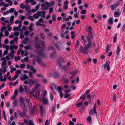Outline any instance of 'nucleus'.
I'll use <instances>...</instances> for the list:
<instances>
[{"label":"nucleus","mask_w":125,"mask_h":125,"mask_svg":"<svg viewBox=\"0 0 125 125\" xmlns=\"http://www.w3.org/2000/svg\"><path fill=\"white\" fill-rule=\"evenodd\" d=\"M86 39L88 42V44L85 45L84 48L81 46L79 50V51L83 53H87V51L88 49L92 45L91 41L90 38L88 36L86 37Z\"/></svg>","instance_id":"1"},{"label":"nucleus","mask_w":125,"mask_h":125,"mask_svg":"<svg viewBox=\"0 0 125 125\" xmlns=\"http://www.w3.org/2000/svg\"><path fill=\"white\" fill-rule=\"evenodd\" d=\"M46 12L45 11H38L36 13L33 15V17L35 19H38L40 16H41V17L44 18L45 17V14Z\"/></svg>","instance_id":"2"},{"label":"nucleus","mask_w":125,"mask_h":125,"mask_svg":"<svg viewBox=\"0 0 125 125\" xmlns=\"http://www.w3.org/2000/svg\"><path fill=\"white\" fill-rule=\"evenodd\" d=\"M23 112L21 113L20 110H18V113L19 115L21 117H23L26 115V113L27 112V107L26 106L22 107Z\"/></svg>","instance_id":"3"},{"label":"nucleus","mask_w":125,"mask_h":125,"mask_svg":"<svg viewBox=\"0 0 125 125\" xmlns=\"http://www.w3.org/2000/svg\"><path fill=\"white\" fill-rule=\"evenodd\" d=\"M33 60L34 61L36 60L38 63L42 65H44V64L43 62L41 61V58L39 57H37V58H33Z\"/></svg>","instance_id":"4"},{"label":"nucleus","mask_w":125,"mask_h":125,"mask_svg":"<svg viewBox=\"0 0 125 125\" xmlns=\"http://www.w3.org/2000/svg\"><path fill=\"white\" fill-rule=\"evenodd\" d=\"M50 3L46 1L44 3L42 4L41 5L42 7H45V8H49L50 7Z\"/></svg>","instance_id":"5"},{"label":"nucleus","mask_w":125,"mask_h":125,"mask_svg":"<svg viewBox=\"0 0 125 125\" xmlns=\"http://www.w3.org/2000/svg\"><path fill=\"white\" fill-rule=\"evenodd\" d=\"M14 10H15L14 8H10L9 10H7L4 12L3 14L5 15L9 14L10 13H12L14 12Z\"/></svg>","instance_id":"6"},{"label":"nucleus","mask_w":125,"mask_h":125,"mask_svg":"<svg viewBox=\"0 0 125 125\" xmlns=\"http://www.w3.org/2000/svg\"><path fill=\"white\" fill-rule=\"evenodd\" d=\"M1 60L3 61L1 64V67H6V58L5 57L2 58H1Z\"/></svg>","instance_id":"7"},{"label":"nucleus","mask_w":125,"mask_h":125,"mask_svg":"<svg viewBox=\"0 0 125 125\" xmlns=\"http://www.w3.org/2000/svg\"><path fill=\"white\" fill-rule=\"evenodd\" d=\"M42 102L45 105L48 104V101L47 98L45 97H43L42 98Z\"/></svg>","instance_id":"8"},{"label":"nucleus","mask_w":125,"mask_h":125,"mask_svg":"<svg viewBox=\"0 0 125 125\" xmlns=\"http://www.w3.org/2000/svg\"><path fill=\"white\" fill-rule=\"evenodd\" d=\"M57 62H58V65L59 66H61L63 62V59L62 57H61L58 59Z\"/></svg>","instance_id":"9"},{"label":"nucleus","mask_w":125,"mask_h":125,"mask_svg":"<svg viewBox=\"0 0 125 125\" xmlns=\"http://www.w3.org/2000/svg\"><path fill=\"white\" fill-rule=\"evenodd\" d=\"M26 11H27V13L30 12L31 11L33 13H34L36 12V11L38 10L39 8H35L32 9L31 10H30V8H25Z\"/></svg>","instance_id":"10"},{"label":"nucleus","mask_w":125,"mask_h":125,"mask_svg":"<svg viewBox=\"0 0 125 125\" xmlns=\"http://www.w3.org/2000/svg\"><path fill=\"white\" fill-rule=\"evenodd\" d=\"M20 79L21 80L23 81L26 79H28V77L26 74H24L21 76Z\"/></svg>","instance_id":"11"},{"label":"nucleus","mask_w":125,"mask_h":125,"mask_svg":"<svg viewBox=\"0 0 125 125\" xmlns=\"http://www.w3.org/2000/svg\"><path fill=\"white\" fill-rule=\"evenodd\" d=\"M1 68H0V72H1L3 73H4L6 72L7 70L6 67H1Z\"/></svg>","instance_id":"12"},{"label":"nucleus","mask_w":125,"mask_h":125,"mask_svg":"<svg viewBox=\"0 0 125 125\" xmlns=\"http://www.w3.org/2000/svg\"><path fill=\"white\" fill-rule=\"evenodd\" d=\"M87 122L90 124L92 123V121L91 116L90 115L88 116L87 118Z\"/></svg>","instance_id":"13"},{"label":"nucleus","mask_w":125,"mask_h":125,"mask_svg":"<svg viewBox=\"0 0 125 125\" xmlns=\"http://www.w3.org/2000/svg\"><path fill=\"white\" fill-rule=\"evenodd\" d=\"M109 63L110 62H108L104 65V68H105L106 67L107 70L108 71H109L110 70V65H109Z\"/></svg>","instance_id":"14"},{"label":"nucleus","mask_w":125,"mask_h":125,"mask_svg":"<svg viewBox=\"0 0 125 125\" xmlns=\"http://www.w3.org/2000/svg\"><path fill=\"white\" fill-rule=\"evenodd\" d=\"M120 5V3L119 2H117L114 4L110 6V7L111 8H114L118 7Z\"/></svg>","instance_id":"15"},{"label":"nucleus","mask_w":125,"mask_h":125,"mask_svg":"<svg viewBox=\"0 0 125 125\" xmlns=\"http://www.w3.org/2000/svg\"><path fill=\"white\" fill-rule=\"evenodd\" d=\"M56 54V52L55 51L54 52L52 53L50 56V58L52 59L54 58L55 57Z\"/></svg>","instance_id":"16"},{"label":"nucleus","mask_w":125,"mask_h":125,"mask_svg":"<svg viewBox=\"0 0 125 125\" xmlns=\"http://www.w3.org/2000/svg\"><path fill=\"white\" fill-rule=\"evenodd\" d=\"M29 39L28 37H27L23 40L22 43L25 44H27L28 43Z\"/></svg>","instance_id":"17"},{"label":"nucleus","mask_w":125,"mask_h":125,"mask_svg":"<svg viewBox=\"0 0 125 125\" xmlns=\"http://www.w3.org/2000/svg\"><path fill=\"white\" fill-rule=\"evenodd\" d=\"M108 22L110 25H111L113 24L114 22L113 18L112 17L108 19Z\"/></svg>","instance_id":"18"},{"label":"nucleus","mask_w":125,"mask_h":125,"mask_svg":"<svg viewBox=\"0 0 125 125\" xmlns=\"http://www.w3.org/2000/svg\"><path fill=\"white\" fill-rule=\"evenodd\" d=\"M121 49L120 47L118 45H117V49H116V55H118Z\"/></svg>","instance_id":"19"},{"label":"nucleus","mask_w":125,"mask_h":125,"mask_svg":"<svg viewBox=\"0 0 125 125\" xmlns=\"http://www.w3.org/2000/svg\"><path fill=\"white\" fill-rule=\"evenodd\" d=\"M33 24L32 23H30L29 27V29L30 32L33 31L32 27L33 26Z\"/></svg>","instance_id":"20"},{"label":"nucleus","mask_w":125,"mask_h":125,"mask_svg":"<svg viewBox=\"0 0 125 125\" xmlns=\"http://www.w3.org/2000/svg\"><path fill=\"white\" fill-rule=\"evenodd\" d=\"M24 90L23 86L21 85H20L19 88V91L21 93H23Z\"/></svg>","instance_id":"21"},{"label":"nucleus","mask_w":125,"mask_h":125,"mask_svg":"<svg viewBox=\"0 0 125 125\" xmlns=\"http://www.w3.org/2000/svg\"><path fill=\"white\" fill-rule=\"evenodd\" d=\"M38 54L39 56L43 57L44 55V54L42 51H40L38 52Z\"/></svg>","instance_id":"22"},{"label":"nucleus","mask_w":125,"mask_h":125,"mask_svg":"<svg viewBox=\"0 0 125 125\" xmlns=\"http://www.w3.org/2000/svg\"><path fill=\"white\" fill-rule=\"evenodd\" d=\"M24 48L25 49L27 50H32V47L30 45H28L27 46H25Z\"/></svg>","instance_id":"23"},{"label":"nucleus","mask_w":125,"mask_h":125,"mask_svg":"<svg viewBox=\"0 0 125 125\" xmlns=\"http://www.w3.org/2000/svg\"><path fill=\"white\" fill-rule=\"evenodd\" d=\"M29 81L31 83L30 84V85L32 84H33V85H35L34 84H35L36 83H37V82H36L31 79H29Z\"/></svg>","instance_id":"24"},{"label":"nucleus","mask_w":125,"mask_h":125,"mask_svg":"<svg viewBox=\"0 0 125 125\" xmlns=\"http://www.w3.org/2000/svg\"><path fill=\"white\" fill-rule=\"evenodd\" d=\"M18 48V46L17 45H12L10 46V49L11 50L12 49H15V50L17 49Z\"/></svg>","instance_id":"25"},{"label":"nucleus","mask_w":125,"mask_h":125,"mask_svg":"<svg viewBox=\"0 0 125 125\" xmlns=\"http://www.w3.org/2000/svg\"><path fill=\"white\" fill-rule=\"evenodd\" d=\"M18 100H14L12 103V106L13 107H16L17 105Z\"/></svg>","instance_id":"26"},{"label":"nucleus","mask_w":125,"mask_h":125,"mask_svg":"<svg viewBox=\"0 0 125 125\" xmlns=\"http://www.w3.org/2000/svg\"><path fill=\"white\" fill-rule=\"evenodd\" d=\"M41 89H38L37 90L36 92L35 93V96L36 97H38L39 96V93Z\"/></svg>","instance_id":"27"},{"label":"nucleus","mask_w":125,"mask_h":125,"mask_svg":"<svg viewBox=\"0 0 125 125\" xmlns=\"http://www.w3.org/2000/svg\"><path fill=\"white\" fill-rule=\"evenodd\" d=\"M29 58L28 57H25L24 60H21V62L22 63H24V62H27Z\"/></svg>","instance_id":"28"},{"label":"nucleus","mask_w":125,"mask_h":125,"mask_svg":"<svg viewBox=\"0 0 125 125\" xmlns=\"http://www.w3.org/2000/svg\"><path fill=\"white\" fill-rule=\"evenodd\" d=\"M78 73V72L76 71H75L72 72H69L70 74L72 75L73 76H74L76 75Z\"/></svg>","instance_id":"29"},{"label":"nucleus","mask_w":125,"mask_h":125,"mask_svg":"<svg viewBox=\"0 0 125 125\" xmlns=\"http://www.w3.org/2000/svg\"><path fill=\"white\" fill-rule=\"evenodd\" d=\"M117 94H114L113 95V100L114 102H115L116 101Z\"/></svg>","instance_id":"30"},{"label":"nucleus","mask_w":125,"mask_h":125,"mask_svg":"<svg viewBox=\"0 0 125 125\" xmlns=\"http://www.w3.org/2000/svg\"><path fill=\"white\" fill-rule=\"evenodd\" d=\"M120 12H115L114 13V16L115 17H118L119 15Z\"/></svg>","instance_id":"31"},{"label":"nucleus","mask_w":125,"mask_h":125,"mask_svg":"<svg viewBox=\"0 0 125 125\" xmlns=\"http://www.w3.org/2000/svg\"><path fill=\"white\" fill-rule=\"evenodd\" d=\"M71 38L72 39H73L74 38L75 34L74 33V32L73 31H72L71 32Z\"/></svg>","instance_id":"32"},{"label":"nucleus","mask_w":125,"mask_h":125,"mask_svg":"<svg viewBox=\"0 0 125 125\" xmlns=\"http://www.w3.org/2000/svg\"><path fill=\"white\" fill-rule=\"evenodd\" d=\"M39 108L41 113L42 114L44 111H43V106L42 104H41Z\"/></svg>","instance_id":"33"},{"label":"nucleus","mask_w":125,"mask_h":125,"mask_svg":"<svg viewBox=\"0 0 125 125\" xmlns=\"http://www.w3.org/2000/svg\"><path fill=\"white\" fill-rule=\"evenodd\" d=\"M30 70L32 71L33 73H36L37 72L36 70L34 69L32 66H31L30 67Z\"/></svg>","instance_id":"34"},{"label":"nucleus","mask_w":125,"mask_h":125,"mask_svg":"<svg viewBox=\"0 0 125 125\" xmlns=\"http://www.w3.org/2000/svg\"><path fill=\"white\" fill-rule=\"evenodd\" d=\"M36 25H38L40 26H42L43 27H44L45 26L44 25L43 23L42 24L41 23H39V22H37L36 23Z\"/></svg>","instance_id":"35"},{"label":"nucleus","mask_w":125,"mask_h":125,"mask_svg":"<svg viewBox=\"0 0 125 125\" xmlns=\"http://www.w3.org/2000/svg\"><path fill=\"white\" fill-rule=\"evenodd\" d=\"M48 50H52L54 51L55 50V48L53 46H49L48 47Z\"/></svg>","instance_id":"36"},{"label":"nucleus","mask_w":125,"mask_h":125,"mask_svg":"<svg viewBox=\"0 0 125 125\" xmlns=\"http://www.w3.org/2000/svg\"><path fill=\"white\" fill-rule=\"evenodd\" d=\"M34 92H33L32 91H31V92L30 93V95L31 96H32V97H33L35 98H37L38 97H36L35 96V94H34L33 93Z\"/></svg>","instance_id":"37"},{"label":"nucleus","mask_w":125,"mask_h":125,"mask_svg":"<svg viewBox=\"0 0 125 125\" xmlns=\"http://www.w3.org/2000/svg\"><path fill=\"white\" fill-rule=\"evenodd\" d=\"M8 52V49H6L4 51L3 53V55H7Z\"/></svg>","instance_id":"38"},{"label":"nucleus","mask_w":125,"mask_h":125,"mask_svg":"<svg viewBox=\"0 0 125 125\" xmlns=\"http://www.w3.org/2000/svg\"><path fill=\"white\" fill-rule=\"evenodd\" d=\"M52 20L53 21H55L56 20V15L53 14L52 16Z\"/></svg>","instance_id":"39"},{"label":"nucleus","mask_w":125,"mask_h":125,"mask_svg":"<svg viewBox=\"0 0 125 125\" xmlns=\"http://www.w3.org/2000/svg\"><path fill=\"white\" fill-rule=\"evenodd\" d=\"M110 50V48L109 45H107L106 50V53H108Z\"/></svg>","instance_id":"40"},{"label":"nucleus","mask_w":125,"mask_h":125,"mask_svg":"<svg viewBox=\"0 0 125 125\" xmlns=\"http://www.w3.org/2000/svg\"><path fill=\"white\" fill-rule=\"evenodd\" d=\"M86 12V10H82L80 12L81 14H85Z\"/></svg>","instance_id":"41"},{"label":"nucleus","mask_w":125,"mask_h":125,"mask_svg":"<svg viewBox=\"0 0 125 125\" xmlns=\"http://www.w3.org/2000/svg\"><path fill=\"white\" fill-rule=\"evenodd\" d=\"M54 78H56L58 76V74L56 73H55L52 74V75Z\"/></svg>","instance_id":"42"},{"label":"nucleus","mask_w":125,"mask_h":125,"mask_svg":"<svg viewBox=\"0 0 125 125\" xmlns=\"http://www.w3.org/2000/svg\"><path fill=\"white\" fill-rule=\"evenodd\" d=\"M63 81L65 83H67L69 81L67 78H64L63 79Z\"/></svg>","instance_id":"43"},{"label":"nucleus","mask_w":125,"mask_h":125,"mask_svg":"<svg viewBox=\"0 0 125 125\" xmlns=\"http://www.w3.org/2000/svg\"><path fill=\"white\" fill-rule=\"evenodd\" d=\"M14 59L15 61H17L18 60H20V57L19 56H18L17 57L15 56Z\"/></svg>","instance_id":"44"},{"label":"nucleus","mask_w":125,"mask_h":125,"mask_svg":"<svg viewBox=\"0 0 125 125\" xmlns=\"http://www.w3.org/2000/svg\"><path fill=\"white\" fill-rule=\"evenodd\" d=\"M54 46L57 48V49L58 50H60V47L59 45L57 43H55L54 45Z\"/></svg>","instance_id":"45"},{"label":"nucleus","mask_w":125,"mask_h":125,"mask_svg":"<svg viewBox=\"0 0 125 125\" xmlns=\"http://www.w3.org/2000/svg\"><path fill=\"white\" fill-rule=\"evenodd\" d=\"M29 76L30 78H33V77L32 73L31 72H29Z\"/></svg>","instance_id":"46"},{"label":"nucleus","mask_w":125,"mask_h":125,"mask_svg":"<svg viewBox=\"0 0 125 125\" xmlns=\"http://www.w3.org/2000/svg\"><path fill=\"white\" fill-rule=\"evenodd\" d=\"M84 36H82L81 37V39L83 40V41L84 43L85 44L87 42V41L85 39H84Z\"/></svg>","instance_id":"47"},{"label":"nucleus","mask_w":125,"mask_h":125,"mask_svg":"<svg viewBox=\"0 0 125 125\" xmlns=\"http://www.w3.org/2000/svg\"><path fill=\"white\" fill-rule=\"evenodd\" d=\"M30 7L28 4H26V5H24L22 8H30Z\"/></svg>","instance_id":"48"},{"label":"nucleus","mask_w":125,"mask_h":125,"mask_svg":"<svg viewBox=\"0 0 125 125\" xmlns=\"http://www.w3.org/2000/svg\"><path fill=\"white\" fill-rule=\"evenodd\" d=\"M37 22H39L40 23H44V21L43 19L42 18L40 19Z\"/></svg>","instance_id":"49"},{"label":"nucleus","mask_w":125,"mask_h":125,"mask_svg":"<svg viewBox=\"0 0 125 125\" xmlns=\"http://www.w3.org/2000/svg\"><path fill=\"white\" fill-rule=\"evenodd\" d=\"M117 34H116L115 35V36L113 38V42L114 43L115 42H116V40L117 39Z\"/></svg>","instance_id":"50"},{"label":"nucleus","mask_w":125,"mask_h":125,"mask_svg":"<svg viewBox=\"0 0 125 125\" xmlns=\"http://www.w3.org/2000/svg\"><path fill=\"white\" fill-rule=\"evenodd\" d=\"M50 7H53V6L55 4V2L54 1H51V3H50Z\"/></svg>","instance_id":"51"},{"label":"nucleus","mask_w":125,"mask_h":125,"mask_svg":"<svg viewBox=\"0 0 125 125\" xmlns=\"http://www.w3.org/2000/svg\"><path fill=\"white\" fill-rule=\"evenodd\" d=\"M28 124L29 125H34V124L31 120H30L29 121Z\"/></svg>","instance_id":"52"},{"label":"nucleus","mask_w":125,"mask_h":125,"mask_svg":"<svg viewBox=\"0 0 125 125\" xmlns=\"http://www.w3.org/2000/svg\"><path fill=\"white\" fill-rule=\"evenodd\" d=\"M28 19H29L31 20V21H33L34 20V19L31 16H29Z\"/></svg>","instance_id":"53"},{"label":"nucleus","mask_w":125,"mask_h":125,"mask_svg":"<svg viewBox=\"0 0 125 125\" xmlns=\"http://www.w3.org/2000/svg\"><path fill=\"white\" fill-rule=\"evenodd\" d=\"M6 106L8 108H9L10 107V103L9 102H7L5 103Z\"/></svg>","instance_id":"54"},{"label":"nucleus","mask_w":125,"mask_h":125,"mask_svg":"<svg viewBox=\"0 0 125 125\" xmlns=\"http://www.w3.org/2000/svg\"><path fill=\"white\" fill-rule=\"evenodd\" d=\"M20 105L22 107V105H23V106H25V105L24 102H20Z\"/></svg>","instance_id":"55"},{"label":"nucleus","mask_w":125,"mask_h":125,"mask_svg":"<svg viewBox=\"0 0 125 125\" xmlns=\"http://www.w3.org/2000/svg\"><path fill=\"white\" fill-rule=\"evenodd\" d=\"M82 105V102H81L76 104V106L77 107H78L79 106H81Z\"/></svg>","instance_id":"56"},{"label":"nucleus","mask_w":125,"mask_h":125,"mask_svg":"<svg viewBox=\"0 0 125 125\" xmlns=\"http://www.w3.org/2000/svg\"><path fill=\"white\" fill-rule=\"evenodd\" d=\"M41 43L42 44V46L43 47L44 49L45 48V42L44 41L42 42H41Z\"/></svg>","instance_id":"57"},{"label":"nucleus","mask_w":125,"mask_h":125,"mask_svg":"<svg viewBox=\"0 0 125 125\" xmlns=\"http://www.w3.org/2000/svg\"><path fill=\"white\" fill-rule=\"evenodd\" d=\"M40 36L41 38L43 39H45V37L44 35L42 33H41L40 34Z\"/></svg>","instance_id":"58"},{"label":"nucleus","mask_w":125,"mask_h":125,"mask_svg":"<svg viewBox=\"0 0 125 125\" xmlns=\"http://www.w3.org/2000/svg\"><path fill=\"white\" fill-rule=\"evenodd\" d=\"M82 98L83 100H85V95H84L83 94L81 96L80 98V99Z\"/></svg>","instance_id":"59"},{"label":"nucleus","mask_w":125,"mask_h":125,"mask_svg":"<svg viewBox=\"0 0 125 125\" xmlns=\"http://www.w3.org/2000/svg\"><path fill=\"white\" fill-rule=\"evenodd\" d=\"M42 81L45 84L47 83V80L46 79L44 78L43 79Z\"/></svg>","instance_id":"60"},{"label":"nucleus","mask_w":125,"mask_h":125,"mask_svg":"<svg viewBox=\"0 0 125 125\" xmlns=\"http://www.w3.org/2000/svg\"><path fill=\"white\" fill-rule=\"evenodd\" d=\"M30 34V32L29 31H27L25 32L24 33V34L26 36H28Z\"/></svg>","instance_id":"61"},{"label":"nucleus","mask_w":125,"mask_h":125,"mask_svg":"<svg viewBox=\"0 0 125 125\" xmlns=\"http://www.w3.org/2000/svg\"><path fill=\"white\" fill-rule=\"evenodd\" d=\"M18 37H16L14 38L13 40L15 42L17 43L18 41Z\"/></svg>","instance_id":"62"},{"label":"nucleus","mask_w":125,"mask_h":125,"mask_svg":"<svg viewBox=\"0 0 125 125\" xmlns=\"http://www.w3.org/2000/svg\"><path fill=\"white\" fill-rule=\"evenodd\" d=\"M70 96V95L68 94H65L64 95V98H67Z\"/></svg>","instance_id":"63"},{"label":"nucleus","mask_w":125,"mask_h":125,"mask_svg":"<svg viewBox=\"0 0 125 125\" xmlns=\"http://www.w3.org/2000/svg\"><path fill=\"white\" fill-rule=\"evenodd\" d=\"M122 31H125V24H124L123 26L122 29Z\"/></svg>","instance_id":"64"}]
</instances>
